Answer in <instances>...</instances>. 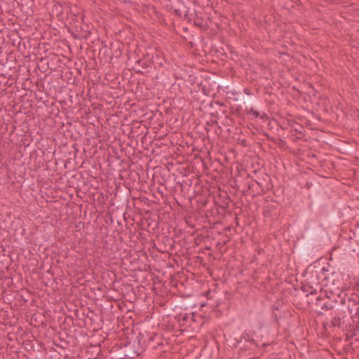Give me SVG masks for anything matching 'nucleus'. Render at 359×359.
Listing matches in <instances>:
<instances>
[{
	"instance_id": "nucleus-1",
	"label": "nucleus",
	"mask_w": 359,
	"mask_h": 359,
	"mask_svg": "<svg viewBox=\"0 0 359 359\" xmlns=\"http://www.w3.org/2000/svg\"><path fill=\"white\" fill-rule=\"evenodd\" d=\"M340 323H341V319L340 318H338V317H335L334 318L332 321H331V324L333 325V326H339L340 325Z\"/></svg>"
},
{
	"instance_id": "nucleus-2",
	"label": "nucleus",
	"mask_w": 359,
	"mask_h": 359,
	"mask_svg": "<svg viewBox=\"0 0 359 359\" xmlns=\"http://www.w3.org/2000/svg\"><path fill=\"white\" fill-rule=\"evenodd\" d=\"M311 290L310 291V294H316L318 290H321V287L319 285L318 283H316V287L315 288H313V286L311 287Z\"/></svg>"
},
{
	"instance_id": "nucleus-3",
	"label": "nucleus",
	"mask_w": 359,
	"mask_h": 359,
	"mask_svg": "<svg viewBox=\"0 0 359 359\" xmlns=\"http://www.w3.org/2000/svg\"><path fill=\"white\" fill-rule=\"evenodd\" d=\"M250 113L252 114L255 118H257L259 115V112L253 109H250Z\"/></svg>"
},
{
	"instance_id": "nucleus-4",
	"label": "nucleus",
	"mask_w": 359,
	"mask_h": 359,
	"mask_svg": "<svg viewBox=\"0 0 359 359\" xmlns=\"http://www.w3.org/2000/svg\"><path fill=\"white\" fill-rule=\"evenodd\" d=\"M355 318H358V323H359V306L356 308Z\"/></svg>"
},
{
	"instance_id": "nucleus-5",
	"label": "nucleus",
	"mask_w": 359,
	"mask_h": 359,
	"mask_svg": "<svg viewBox=\"0 0 359 359\" xmlns=\"http://www.w3.org/2000/svg\"><path fill=\"white\" fill-rule=\"evenodd\" d=\"M327 271H328V270H327V269H326L325 267H323V268L321 269L320 273H321L323 275H324V274H325V272H327Z\"/></svg>"
}]
</instances>
